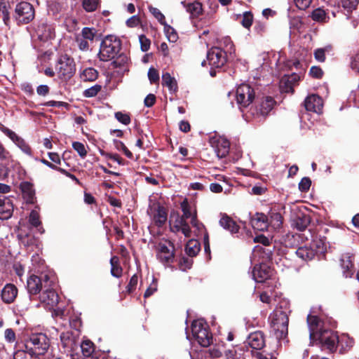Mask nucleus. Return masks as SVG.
Listing matches in <instances>:
<instances>
[{
	"label": "nucleus",
	"mask_w": 359,
	"mask_h": 359,
	"mask_svg": "<svg viewBox=\"0 0 359 359\" xmlns=\"http://www.w3.org/2000/svg\"><path fill=\"white\" fill-rule=\"evenodd\" d=\"M148 78L151 83H157L159 81V74L158 71L153 67L149 68L148 71Z\"/></svg>",
	"instance_id": "58"
},
{
	"label": "nucleus",
	"mask_w": 359,
	"mask_h": 359,
	"mask_svg": "<svg viewBox=\"0 0 359 359\" xmlns=\"http://www.w3.org/2000/svg\"><path fill=\"white\" fill-rule=\"evenodd\" d=\"M282 216L278 212H272L270 215V218L269 219V226H271L274 229H280L282 225Z\"/></svg>",
	"instance_id": "35"
},
{
	"label": "nucleus",
	"mask_w": 359,
	"mask_h": 359,
	"mask_svg": "<svg viewBox=\"0 0 359 359\" xmlns=\"http://www.w3.org/2000/svg\"><path fill=\"white\" fill-rule=\"evenodd\" d=\"M150 13L155 17V18L161 24L165 25L166 23L165 18L164 15L161 12L159 9L154 7H149Z\"/></svg>",
	"instance_id": "50"
},
{
	"label": "nucleus",
	"mask_w": 359,
	"mask_h": 359,
	"mask_svg": "<svg viewBox=\"0 0 359 359\" xmlns=\"http://www.w3.org/2000/svg\"><path fill=\"white\" fill-rule=\"evenodd\" d=\"M210 144L215 149L217 156L219 158L225 157L229 151V142L225 137H212L210 140Z\"/></svg>",
	"instance_id": "13"
},
{
	"label": "nucleus",
	"mask_w": 359,
	"mask_h": 359,
	"mask_svg": "<svg viewBox=\"0 0 359 359\" xmlns=\"http://www.w3.org/2000/svg\"><path fill=\"white\" fill-rule=\"evenodd\" d=\"M25 154L32 156V149L27 142L21 138L19 142L15 144Z\"/></svg>",
	"instance_id": "57"
},
{
	"label": "nucleus",
	"mask_w": 359,
	"mask_h": 359,
	"mask_svg": "<svg viewBox=\"0 0 359 359\" xmlns=\"http://www.w3.org/2000/svg\"><path fill=\"white\" fill-rule=\"evenodd\" d=\"M114 143L116 149L122 151L128 158H133L132 152L126 147L123 142L119 140H114Z\"/></svg>",
	"instance_id": "49"
},
{
	"label": "nucleus",
	"mask_w": 359,
	"mask_h": 359,
	"mask_svg": "<svg viewBox=\"0 0 359 359\" xmlns=\"http://www.w3.org/2000/svg\"><path fill=\"white\" fill-rule=\"evenodd\" d=\"M191 331L194 337L202 346L206 347L211 344L212 335L206 324L200 320H194L191 325Z\"/></svg>",
	"instance_id": "5"
},
{
	"label": "nucleus",
	"mask_w": 359,
	"mask_h": 359,
	"mask_svg": "<svg viewBox=\"0 0 359 359\" xmlns=\"http://www.w3.org/2000/svg\"><path fill=\"white\" fill-rule=\"evenodd\" d=\"M44 291L40 294L39 299L41 303L44 304L49 309H53L59 302V297L55 291L46 287Z\"/></svg>",
	"instance_id": "16"
},
{
	"label": "nucleus",
	"mask_w": 359,
	"mask_h": 359,
	"mask_svg": "<svg viewBox=\"0 0 359 359\" xmlns=\"http://www.w3.org/2000/svg\"><path fill=\"white\" fill-rule=\"evenodd\" d=\"M181 208L183 214L181 217H180V218H183V219H191L193 215L196 214V212H192L191 207L189 206L187 201H184L183 202L181 203Z\"/></svg>",
	"instance_id": "43"
},
{
	"label": "nucleus",
	"mask_w": 359,
	"mask_h": 359,
	"mask_svg": "<svg viewBox=\"0 0 359 359\" xmlns=\"http://www.w3.org/2000/svg\"><path fill=\"white\" fill-rule=\"evenodd\" d=\"M175 247L170 241H162L156 247L157 259L164 265L170 266L175 259Z\"/></svg>",
	"instance_id": "4"
},
{
	"label": "nucleus",
	"mask_w": 359,
	"mask_h": 359,
	"mask_svg": "<svg viewBox=\"0 0 359 359\" xmlns=\"http://www.w3.org/2000/svg\"><path fill=\"white\" fill-rule=\"evenodd\" d=\"M226 51L221 48L213 47L207 54V61L211 68H220L226 62Z\"/></svg>",
	"instance_id": "12"
},
{
	"label": "nucleus",
	"mask_w": 359,
	"mask_h": 359,
	"mask_svg": "<svg viewBox=\"0 0 359 359\" xmlns=\"http://www.w3.org/2000/svg\"><path fill=\"white\" fill-rule=\"evenodd\" d=\"M359 3V0H341V6L348 11L355 10Z\"/></svg>",
	"instance_id": "48"
},
{
	"label": "nucleus",
	"mask_w": 359,
	"mask_h": 359,
	"mask_svg": "<svg viewBox=\"0 0 359 359\" xmlns=\"http://www.w3.org/2000/svg\"><path fill=\"white\" fill-rule=\"evenodd\" d=\"M18 289L13 284H6L1 290V299L6 304L12 303L16 298Z\"/></svg>",
	"instance_id": "23"
},
{
	"label": "nucleus",
	"mask_w": 359,
	"mask_h": 359,
	"mask_svg": "<svg viewBox=\"0 0 359 359\" xmlns=\"http://www.w3.org/2000/svg\"><path fill=\"white\" fill-rule=\"evenodd\" d=\"M141 24V20L140 18L138 15H133L130 18H128L126 22V25L128 27L130 28H134L137 26H139Z\"/></svg>",
	"instance_id": "56"
},
{
	"label": "nucleus",
	"mask_w": 359,
	"mask_h": 359,
	"mask_svg": "<svg viewBox=\"0 0 359 359\" xmlns=\"http://www.w3.org/2000/svg\"><path fill=\"white\" fill-rule=\"evenodd\" d=\"M60 341L65 353L71 352L74 348L76 339L71 332L61 333Z\"/></svg>",
	"instance_id": "24"
},
{
	"label": "nucleus",
	"mask_w": 359,
	"mask_h": 359,
	"mask_svg": "<svg viewBox=\"0 0 359 359\" xmlns=\"http://www.w3.org/2000/svg\"><path fill=\"white\" fill-rule=\"evenodd\" d=\"M4 337L6 340L9 343H13L15 341V334L11 328H8L5 330Z\"/></svg>",
	"instance_id": "63"
},
{
	"label": "nucleus",
	"mask_w": 359,
	"mask_h": 359,
	"mask_svg": "<svg viewBox=\"0 0 359 359\" xmlns=\"http://www.w3.org/2000/svg\"><path fill=\"white\" fill-rule=\"evenodd\" d=\"M307 323L311 340L318 341L323 348L334 351L339 337L330 330L323 329V322L317 316L308 315Z\"/></svg>",
	"instance_id": "1"
},
{
	"label": "nucleus",
	"mask_w": 359,
	"mask_h": 359,
	"mask_svg": "<svg viewBox=\"0 0 359 359\" xmlns=\"http://www.w3.org/2000/svg\"><path fill=\"white\" fill-rule=\"evenodd\" d=\"M97 34V30L95 28L90 27H83L81 30L79 36L83 37L85 40L88 41L90 43H93L95 35Z\"/></svg>",
	"instance_id": "40"
},
{
	"label": "nucleus",
	"mask_w": 359,
	"mask_h": 359,
	"mask_svg": "<svg viewBox=\"0 0 359 359\" xmlns=\"http://www.w3.org/2000/svg\"><path fill=\"white\" fill-rule=\"evenodd\" d=\"M29 343L33 346L30 348L38 355L44 354L50 346V341L46 334L43 333L32 334L29 338Z\"/></svg>",
	"instance_id": "10"
},
{
	"label": "nucleus",
	"mask_w": 359,
	"mask_h": 359,
	"mask_svg": "<svg viewBox=\"0 0 359 359\" xmlns=\"http://www.w3.org/2000/svg\"><path fill=\"white\" fill-rule=\"evenodd\" d=\"M341 266L344 269H346V271H344V274L346 277L351 276L353 274V264L350 259V257H346L343 258L341 259Z\"/></svg>",
	"instance_id": "45"
},
{
	"label": "nucleus",
	"mask_w": 359,
	"mask_h": 359,
	"mask_svg": "<svg viewBox=\"0 0 359 359\" xmlns=\"http://www.w3.org/2000/svg\"><path fill=\"white\" fill-rule=\"evenodd\" d=\"M20 188L22 189V191L24 192V193H27V195L30 197V198H32L33 196H34V191L32 190V187L31 185V184H29V182H22L21 184H20Z\"/></svg>",
	"instance_id": "62"
},
{
	"label": "nucleus",
	"mask_w": 359,
	"mask_h": 359,
	"mask_svg": "<svg viewBox=\"0 0 359 359\" xmlns=\"http://www.w3.org/2000/svg\"><path fill=\"white\" fill-rule=\"evenodd\" d=\"M46 287H50L48 275H43L41 278L37 276H30L27 281V287L30 294H36L41 290Z\"/></svg>",
	"instance_id": "11"
},
{
	"label": "nucleus",
	"mask_w": 359,
	"mask_h": 359,
	"mask_svg": "<svg viewBox=\"0 0 359 359\" xmlns=\"http://www.w3.org/2000/svg\"><path fill=\"white\" fill-rule=\"evenodd\" d=\"M300 76L296 74L284 76L281 80V83H284L287 86V88L285 90L286 92H292L293 86L300 80Z\"/></svg>",
	"instance_id": "30"
},
{
	"label": "nucleus",
	"mask_w": 359,
	"mask_h": 359,
	"mask_svg": "<svg viewBox=\"0 0 359 359\" xmlns=\"http://www.w3.org/2000/svg\"><path fill=\"white\" fill-rule=\"evenodd\" d=\"M304 107L307 111L320 114L323 107V100L316 95H309L305 99Z\"/></svg>",
	"instance_id": "17"
},
{
	"label": "nucleus",
	"mask_w": 359,
	"mask_h": 359,
	"mask_svg": "<svg viewBox=\"0 0 359 359\" xmlns=\"http://www.w3.org/2000/svg\"><path fill=\"white\" fill-rule=\"evenodd\" d=\"M289 319L286 313L280 311L275 314L272 320V327L278 339H283L287 334Z\"/></svg>",
	"instance_id": "8"
},
{
	"label": "nucleus",
	"mask_w": 359,
	"mask_h": 359,
	"mask_svg": "<svg viewBox=\"0 0 359 359\" xmlns=\"http://www.w3.org/2000/svg\"><path fill=\"white\" fill-rule=\"evenodd\" d=\"M333 50L331 45H327L323 48H318L313 52L314 58L318 62H324L325 61V55L330 54Z\"/></svg>",
	"instance_id": "28"
},
{
	"label": "nucleus",
	"mask_w": 359,
	"mask_h": 359,
	"mask_svg": "<svg viewBox=\"0 0 359 359\" xmlns=\"http://www.w3.org/2000/svg\"><path fill=\"white\" fill-rule=\"evenodd\" d=\"M253 15L250 12H245L241 21L242 25L245 28H250L252 24Z\"/></svg>",
	"instance_id": "53"
},
{
	"label": "nucleus",
	"mask_w": 359,
	"mask_h": 359,
	"mask_svg": "<svg viewBox=\"0 0 359 359\" xmlns=\"http://www.w3.org/2000/svg\"><path fill=\"white\" fill-rule=\"evenodd\" d=\"M101 90V86L100 85H95L86 90L83 92V95L86 97H93L97 95V93Z\"/></svg>",
	"instance_id": "52"
},
{
	"label": "nucleus",
	"mask_w": 359,
	"mask_h": 359,
	"mask_svg": "<svg viewBox=\"0 0 359 359\" xmlns=\"http://www.w3.org/2000/svg\"><path fill=\"white\" fill-rule=\"evenodd\" d=\"M181 4L192 17H198L202 13V4L198 1H182Z\"/></svg>",
	"instance_id": "25"
},
{
	"label": "nucleus",
	"mask_w": 359,
	"mask_h": 359,
	"mask_svg": "<svg viewBox=\"0 0 359 359\" xmlns=\"http://www.w3.org/2000/svg\"><path fill=\"white\" fill-rule=\"evenodd\" d=\"M152 222L158 226H162L167 221L168 214L165 208L158 203L151 204L147 210Z\"/></svg>",
	"instance_id": "9"
},
{
	"label": "nucleus",
	"mask_w": 359,
	"mask_h": 359,
	"mask_svg": "<svg viewBox=\"0 0 359 359\" xmlns=\"http://www.w3.org/2000/svg\"><path fill=\"white\" fill-rule=\"evenodd\" d=\"M296 255L298 257L304 261L312 259L316 255V251L308 246L299 247L296 250Z\"/></svg>",
	"instance_id": "27"
},
{
	"label": "nucleus",
	"mask_w": 359,
	"mask_h": 359,
	"mask_svg": "<svg viewBox=\"0 0 359 359\" xmlns=\"http://www.w3.org/2000/svg\"><path fill=\"white\" fill-rule=\"evenodd\" d=\"M164 25V31L166 36L170 42L174 43L177 41L178 35L177 32L170 25L165 23Z\"/></svg>",
	"instance_id": "42"
},
{
	"label": "nucleus",
	"mask_w": 359,
	"mask_h": 359,
	"mask_svg": "<svg viewBox=\"0 0 359 359\" xmlns=\"http://www.w3.org/2000/svg\"><path fill=\"white\" fill-rule=\"evenodd\" d=\"M120 49V41L112 36H107L101 43L99 57L102 61L114 58Z\"/></svg>",
	"instance_id": "3"
},
{
	"label": "nucleus",
	"mask_w": 359,
	"mask_h": 359,
	"mask_svg": "<svg viewBox=\"0 0 359 359\" xmlns=\"http://www.w3.org/2000/svg\"><path fill=\"white\" fill-rule=\"evenodd\" d=\"M76 42L77 43L79 48L82 51H86L89 50L90 43L87 40H85L83 37L78 35L76 37Z\"/></svg>",
	"instance_id": "51"
},
{
	"label": "nucleus",
	"mask_w": 359,
	"mask_h": 359,
	"mask_svg": "<svg viewBox=\"0 0 359 359\" xmlns=\"http://www.w3.org/2000/svg\"><path fill=\"white\" fill-rule=\"evenodd\" d=\"M351 67L353 70L359 72V51L352 58Z\"/></svg>",
	"instance_id": "64"
},
{
	"label": "nucleus",
	"mask_w": 359,
	"mask_h": 359,
	"mask_svg": "<svg viewBox=\"0 0 359 359\" xmlns=\"http://www.w3.org/2000/svg\"><path fill=\"white\" fill-rule=\"evenodd\" d=\"M250 223L253 229L264 231L269 227V218L263 213H255L250 219Z\"/></svg>",
	"instance_id": "20"
},
{
	"label": "nucleus",
	"mask_w": 359,
	"mask_h": 359,
	"mask_svg": "<svg viewBox=\"0 0 359 359\" xmlns=\"http://www.w3.org/2000/svg\"><path fill=\"white\" fill-rule=\"evenodd\" d=\"M14 359H40L39 356L31 350H18L13 354Z\"/></svg>",
	"instance_id": "32"
},
{
	"label": "nucleus",
	"mask_w": 359,
	"mask_h": 359,
	"mask_svg": "<svg viewBox=\"0 0 359 359\" xmlns=\"http://www.w3.org/2000/svg\"><path fill=\"white\" fill-rule=\"evenodd\" d=\"M252 276L256 282L263 283L273 276V270L265 264L256 265L254 267Z\"/></svg>",
	"instance_id": "15"
},
{
	"label": "nucleus",
	"mask_w": 359,
	"mask_h": 359,
	"mask_svg": "<svg viewBox=\"0 0 359 359\" xmlns=\"http://www.w3.org/2000/svg\"><path fill=\"white\" fill-rule=\"evenodd\" d=\"M13 212V204L11 198L0 196V219H9Z\"/></svg>",
	"instance_id": "19"
},
{
	"label": "nucleus",
	"mask_w": 359,
	"mask_h": 359,
	"mask_svg": "<svg viewBox=\"0 0 359 359\" xmlns=\"http://www.w3.org/2000/svg\"><path fill=\"white\" fill-rule=\"evenodd\" d=\"M311 184V181L309 177H304L299 184V189L301 191H307Z\"/></svg>",
	"instance_id": "60"
},
{
	"label": "nucleus",
	"mask_w": 359,
	"mask_h": 359,
	"mask_svg": "<svg viewBox=\"0 0 359 359\" xmlns=\"http://www.w3.org/2000/svg\"><path fill=\"white\" fill-rule=\"evenodd\" d=\"M210 356L212 358H218L222 356V351L219 346H213L208 350Z\"/></svg>",
	"instance_id": "61"
},
{
	"label": "nucleus",
	"mask_w": 359,
	"mask_h": 359,
	"mask_svg": "<svg viewBox=\"0 0 359 359\" xmlns=\"http://www.w3.org/2000/svg\"><path fill=\"white\" fill-rule=\"evenodd\" d=\"M274 100L271 97H266L264 100L262 101L259 107L251 108L250 111L252 116L255 117H265L269 111L273 109L274 105Z\"/></svg>",
	"instance_id": "14"
},
{
	"label": "nucleus",
	"mask_w": 359,
	"mask_h": 359,
	"mask_svg": "<svg viewBox=\"0 0 359 359\" xmlns=\"http://www.w3.org/2000/svg\"><path fill=\"white\" fill-rule=\"evenodd\" d=\"M73 149L76 151L81 158H84L87 155V150L85 145L80 142H74L72 143Z\"/></svg>",
	"instance_id": "46"
},
{
	"label": "nucleus",
	"mask_w": 359,
	"mask_h": 359,
	"mask_svg": "<svg viewBox=\"0 0 359 359\" xmlns=\"http://www.w3.org/2000/svg\"><path fill=\"white\" fill-rule=\"evenodd\" d=\"M170 229L174 232L181 231L186 237L191 236L192 232L187 220L180 218L178 215L174 222L170 221Z\"/></svg>",
	"instance_id": "18"
},
{
	"label": "nucleus",
	"mask_w": 359,
	"mask_h": 359,
	"mask_svg": "<svg viewBox=\"0 0 359 359\" xmlns=\"http://www.w3.org/2000/svg\"><path fill=\"white\" fill-rule=\"evenodd\" d=\"M100 3L101 0H81L83 8L88 13L95 11L100 6Z\"/></svg>",
	"instance_id": "34"
},
{
	"label": "nucleus",
	"mask_w": 359,
	"mask_h": 359,
	"mask_svg": "<svg viewBox=\"0 0 359 359\" xmlns=\"http://www.w3.org/2000/svg\"><path fill=\"white\" fill-rule=\"evenodd\" d=\"M29 222L32 226L35 227H38L41 225L40 217L37 211L32 210L30 212L29 217Z\"/></svg>",
	"instance_id": "54"
},
{
	"label": "nucleus",
	"mask_w": 359,
	"mask_h": 359,
	"mask_svg": "<svg viewBox=\"0 0 359 359\" xmlns=\"http://www.w3.org/2000/svg\"><path fill=\"white\" fill-rule=\"evenodd\" d=\"M55 72L61 79L68 80L72 78L76 72L74 59L66 54L61 55L57 61Z\"/></svg>",
	"instance_id": "2"
},
{
	"label": "nucleus",
	"mask_w": 359,
	"mask_h": 359,
	"mask_svg": "<svg viewBox=\"0 0 359 359\" xmlns=\"http://www.w3.org/2000/svg\"><path fill=\"white\" fill-rule=\"evenodd\" d=\"M15 18L18 24H27L34 18L33 6L26 1L18 4L15 9Z\"/></svg>",
	"instance_id": "6"
},
{
	"label": "nucleus",
	"mask_w": 359,
	"mask_h": 359,
	"mask_svg": "<svg viewBox=\"0 0 359 359\" xmlns=\"http://www.w3.org/2000/svg\"><path fill=\"white\" fill-rule=\"evenodd\" d=\"M200 250V246L197 241L191 239L186 245V252L189 256H195Z\"/></svg>",
	"instance_id": "39"
},
{
	"label": "nucleus",
	"mask_w": 359,
	"mask_h": 359,
	"mask_svg": "<svg viewBox=\"0 0 359 359\" xmlns=\"http://www.w3.org/2000/svg\"><path fill=\"white\" fill-rule=\"evenodd\" d=\"M246 344L253 349L259 350L264 346V339L261 332H255L249 334Z\"/></svg>",
	"instance_id": "21"
},
{
	"label": "nucleus",
	"mask_w": 359,
	"mask_h": 359,
	"mask_svg": "<svg viewBox=\"0 0 359 359\" xmlns=\"http://www.w3.org/2000/svg\"><path fill=\"white\" fill-rule=\"evenodd\" d=\"M311 18L313 20L319 22H327V18H328L325 11L320 8L313 10L311 13Z\"/></svg>",
	"instance_id": "38"
},
{
	"label": "nucleus",
	"mask_w": 359,
	"mask_h": 359,
	"mask_svg": "<svg viewBox=\"0 0 359 359\" xmlns=\"http://www.w3.org/2000/svg\"><path fill=\"white\" fill-rule=\"evenodd\" d=\"M157 288H158L157 280L154 278H153L152 282L150 283L149 286L148 287V288L145 291L144 297L145 298H147V297H150L155 292L157 291Z\"/></svg>",
	"instance_id": "55"
},
{
	"label": "nucleus",
	"mask_w": 359,
	"mask_h": 359,
	"mask_svg": "<svg viewBox=\"0 0 359 359\" xmlns=\"http://www.w3.org/2000/svg\"><path fill=\"white\" fill-rule=\"evenodd\" d=\"M116 119L123 125H129L130 123V116L127 113L117 111L114 114Z\"/></svg>",
	"instance_id": "47"
},
{
	"label": "nucleus",
	"mask_w": 359,
	"mask_h": 359,
	"mask_svg": "<svg viewBox=\"0 0 359 359\" xmlns=\"http://www.w3.org/2000/svg\"><path fill=\"white\" fill-rule=\"evenodd\" d=\"M190 222L192 226L195 229L194 231V235L198 236L200 233H202L205 227L204 225L197 219L196 214L193 215Z\"/></svg>",
	"instance_id": "44"
},
{
	"label": "nucleus",
	"mask_w": 359,
	"mask_h": 359,
	"mask_svg": "<svg viewBox=\"0 0 359 359\" xmlns=\"http://www.w3.org/2000/svg\"><path fill=\"white\" fill-rule=\"evenodd\" d=\"M255 98L254 89L248 84L243 83L236 90V102L241 109L248 107Z\"/></svg>",
	"instance_id": "7"
},
{
	"label": "nucleus",
	"mask_w": 359,
	"mask_h": 359,
	"mask_svg": "<svg viewBox=\"0 0 359 359\" xmlns=\"http://www.w3.org/2000/svg\"><path fill=\"white\" fill-rule=\"evenodd\" d=\"M98 76L97 71L92 67L84 69L81 75V78L84 81H94Z\"/></svg>",
	"instance_id": "33"
},
{
	"label": "nucleus",
	"mask_w": 359,
	"mask_h": 359,
	"mask_svg": "<svg viewBox=\"0 0 359 359\" xmlns=\"http://www.w3.org/2000/svg\"><path fill=\"white\" fill-rule=\"evenodd\" d=\"M128 62L129 58L127 55L121 53L114 59V60L111 62V65L114 68H125L128 66Z\"/></svg>",
	"instance_id": "36"
},
{
	"label": "nucleus",
	"mask_w": 359,
	"mask_h": 359,
	"mask_svg": "<svg viewBox=\"0 0 359 359\" xmlns=\"http://www.w3.org/2000/svg\"><path fill=\"white\" fill-rule=\"evenodd\" d=\"M118 259L117 257H113L110 259L111 273L113 276L118 278L121 276L122 269L118 265Z\"/></svg>",
	"instance_id": "41"
},
{
	"label": "nucleus",
	"mask_w": 359,
	"mask_h": 359,
	"mask_svg": "<svg viewBox=\"0 0 359 359\" xmlns=\"http://www.w3.org/2000/svg\"><path fill=\"white\" fill-rule=\"evenodd\" d=\"M82 354L84 357L88 358L91 356L95 351L94 344L90 340H85L81 344Z\"/></svg>",
	"instance_id": "37"
},
{
	"label": "nucleus",
	"mask_w": 359,
	"mask_h": 359,
	"mask_svg": "<svg viewBox=\"0 0 359 359\" xmlns=\"http://www.w3.org/2000/svg\"><path fill=\"white\" fill-rule=\"evenodd\" d=\"M219 224L224 229L228 230L231 233H236L238 232L239 226L234 222L231 217L226 215H222L219 219Z\"/></svg>",
	"instance_id": "26"
},
{
	"label": "nucleus",
	"mask_w": 359,
	"mask_h": 359,
	"mask_svg": "<svg viewBox=\"0 0 359 359\" xmlns=\"http://www.w3.org/2000/svg\"><path fill=\"white\" fill-rule=\"evenodd\" d=\"M139 40L142 50L144 52L147 51L150 48V40L148 39L144 35H140L139 36Z\"/></svg>",
	"instance_id": "59"
},
{
	"label": "nucleus",
	"mask_w": 359,
	"mask_h": 359,
	"mask_svg": "<svg viewBox=\"0 0 359 359\" xmlns=\"http://www.w3.org/2000/svg\"><path fill=\"white\" fill-rule=\"evenodd\" d=\"M162 85L166 86L170 92L174 93L177 89V84L175 79L166 72L162 75Z\"/></svg>",
	"instance_id": "29"
},
{
	"label": "nucleus",
	"mask_w": 359,
	"mask_h": 359,
	"mask_svg": "<svg viewBox=\"0 0 359 359\" xmlns=\"http://www.w3.org/2000/svg\"><path fill=\"white\" fill-rule=\"evenodd\" d=\"M337 344L341 346V350L344 352L348 351L354 344V341L352 338L349 337L346 334H343L338 337Z\"/></svg>",
	"instance_id": "31"
},
{
	"label": "nucleus",
	"mask_w": 359,
	"mask_h": 359,
	"mask_svg": "<svg viewBox=\"0 0 359 359\" xmlns=\"http://www.w3.org/2000/svg\"><path fill=\"white\" fill-rule=\"evenodd\" d=\"M311 222L309 215L299 213L292 219V226L298 231H304Z\"/></svg>",
	"instance_id": "22"
}]
</instances>
